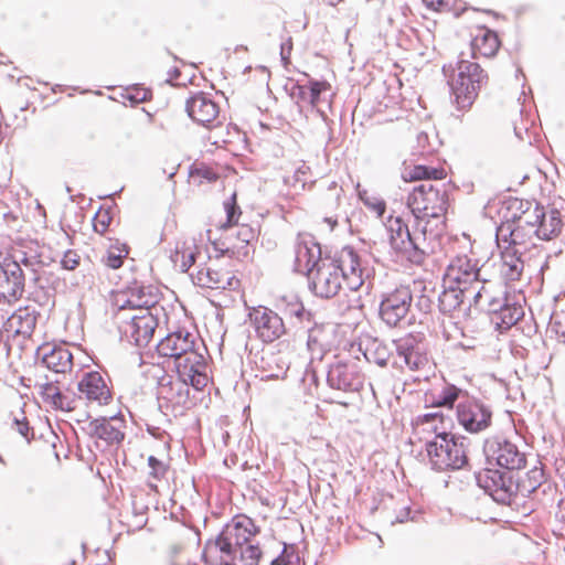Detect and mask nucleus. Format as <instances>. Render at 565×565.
<instances>
[{
    "label": "nucleus",
    "mask_w": 565,
    "mask_h": 565,
    "mask_svg": "<svg viewBox=\"0 0 565 565\" xmlns=\"http://www.w3.org/2000/svg\"><path fill=\"white\" fill-rule=\"evenodd\" d=\"M438 170L425 166H415L403 173L405 181L424 180L415 186L407 198V206L415 221L428 223V231L436 230V241L445 231L448 210V194L444 185H436L431 179H438Z\"/></svg>",
    "instance_id": "nucleus-1"
},
{
    "label": "nucleus",
    "mask_w": 565,
    "mask_h": 565,
    "mask_svg": "<svg viewBox=\"0 0 565 565\" xmlns=\"http://www.w3.org/2000/svg\"><path fill=\"white\" fill-rule=\"evenodd\" d=\"M307 277L310 290L326 299L338 295L342 282L353 291L364 282L360 257L351 246H344L333 257L318 262Z\"/></svg>",
    "instance_id": "nucleus-2"
},
{
    "label": "nucleus",
    "mask_w": 565,
    "mask_h": 565,
    "mask_svg": "<svg viewBox=\"0 0 565 565\" xmlns=\"http://www.w3.org/2000/svg\"><path fill=\"white\" fill-rule=\"evenodd\" d=\"M386 228L392 248L414 264H422L425 256L434 252L436 230L428 231L427 222L415 221L411 232L399 216H390Z\"/></svg>",
    "instance_id": "nucleus-3"
},
{
    "label": "nucleus",
    "mask_w": 565,
    "mask_h": 565,
    "mask_svg": "<svg viewBox=\"0 0 565 565\" xmlns=\"http://www.w3.org/2000/svg\"><path fill=\"white\" fill-rule=\"evenodd\" d=\"M257 533L253 520L246 515H237L227 523L222 532L205 543L202 557L212 565H225L237 559V551Z\"/></svg>",
    "instance_id": "nucleus-4"
},
{
    "label": "nucleus",
    "mask_w": 565,
    "mask_h": 565,
    "mask_svg": "<svg viewBox=\"0 0 565 565\" xmlns=\"http://www.w3.org/2000/svg\"><path fill=\"white\" fill-rule=\"evenodd\" d=\"M44 265L32 252L15 250L12 259L6 258L0 263V300L12 302L24 292L25 270L30 279L38 282Z\"/></svg>",
    "instance_id": "nucleus-5"
},
{
    "label": "nucleus",
    "mask_w": 565,
    "mask_h": 565,
    "mask_svg": "<svg viewBox=\"0 0 565 565\" xmlns=\"http://www.w3.org/2000/svg\"><path fill=\"white\" fill-rule=\"evenodd\" d=\"M159 355L174 359L177 374L183 379H191L193 372L206 370V361L196 348L194 334L178 330L167 334L157 345Z\"/></svg>",
    "instance_id": "nucleus-6"
},
{
    "label": "nucleus",
    "mask_w": 565,
    "mask_h": 565,
    "mask_svg": "<svg viewBox=\"0 0 565 565\" xmlns=\"http://www.w3.org/2000/svg\"><path fill=\"white\" fill-rule=\"evenodd\" d=\"M469 439L449 433H438L426 444L431 467L439 471L457 470L468 463Z\"/></svg>",
    "instance_id": "nucleus-7"
},
{
    "label": "nucleus",
    "mask_w": 565,
    "mask_h": 565,
    "mask_svg": "<svg viewBox=\"0 0 565 565\" xmlns=\"http://www.w3.org/2000/svg\"><path fill=\"white\" fill-rule=\"evenodd\" d=\"M487 81L488 76L478 63L460 58L457 63V73L449 81L457 108L469 109Z\"/></svg>",
    "instance_id": "nucleus-8"
},
{
    "label": "nucleus",
    "mask_w": 565,
    "mask_h": 565,
    "mask_svg": "<svg viewBox=\"0 0 565 565\" xmlns=\"http://www.w3.org/2000/svg\"><path fill=\"white\" fill-rule=\"evenodd\" d=\"M209 381L206 370H199V373L193 372L191 379H183L181 374H178L175 379L164 376L158 385V398L172 406H185L190 399L189 385L201 391L209 384Z\"/></svg>",
    "instance_id": "nucleus-9"
},
{
    "label": "nucleus",
    "mask_w": 565,
    "mask_h": 565,
    "mask_svg": "<svg viewBox=\"0 0 565 565\" xmlns=\"http://www.w3.org/2000/svg\"><path fill=\"white\" fill-rule=\"evenodd\" d=\"M330 88V84L326 81L309 78L307 85L294 84L290 88V97L300 113L311 109L326 119V109L331 106V99L327 97Z\"/></svg>",
    "instance_id": "nucleus-10"
},
{
    "label": "nucleus",
    "mask_w": 565,
    "mask_h": 565,
    "mask_svg": "<svg viewBox=\"0 0 565 565\" xmlns=\"http://www.w3.org/2000/svg\"><path fill=\"white\" fill-rule=\"evenodd\" d=\"M483 452L489 465L507 470H519L526 463L525 454L514 443L503 437L488 438L483 445Z\"/></svg>",
    "instance_id": "nucleus-11"
},
{
    "label": "nucleus",
    "mask_w": 565,
    "mask_h": 565,
    "mask_svg": "<svg viewBox=\"0 0 565 565\" xmlns=\"http://www.w3.org/2000/svg\"><path fill=\"white\" fill-rule=\"evenodd\" d=\"M534 237H536L534 228H525L507 220L498 226L495 233L498 246H509L527 255L542 256L541 249L534 243Z\"/></svg>",
    "instance_id": "nucleus-12"
},
{
    "label": "nucleus",
    "mask_w": 565,
    "mask_h": 565,
    "mask_svg": "<svg viewBox=\"0 0 565 565\" xmlns=\"http://www.w3.org/2000/svg\"><path fill=\"white\" fill-rule=\"evenodd\" d=\"M458 424L468 433L478 434L490 427L492 412L489 406L468 394L459 401L456 411Z\"/></svg>",
    "instance_id": "nucleus-13"
},
{
    "label": "nucleus",
    "mask_w": 565,
    "mask_h": 565,
    "mask_svg": "<svg viewBox=\"0 0 565 565\" xmlns=\"http://www.w3.org/2000/svg\"><path fill=\"white\" fill-rule=\"evenodd\" d=\"M396 358L395 365L407 367L409 371H419L428 365L427 345L423 337L406 334L393 341Z\"/></svg>",
    "instance_id": "nucleus-14"
},
{
    "label": "nucleus",
    "mask_w": 565,
    "mask_h": 565,
    "mask_svg": "<svg viewBox=\"0 0 565 565\" xmlns=\"http://www.w3.org/2000/svg\"><path fill=\"white\" fill-rule=\"evenodd\" d=\"M413 301L408 287H399L385 295L380 303V318L393 328L399 327L406 320Z\"/></svg>",
    "instance_id": "nucleus-15"
},
{
    "label": "nucleus",
    "mask_w": 565,
    "mask_h": 565,
    "mask_svg": "<svg viewBox=\"0 0 565 565\" xmlns=\"http://www.w3.org/2000/svg\"><path fill=\"white\" fill-rule=\"evenodd\" d=\"M327 382L343 392H356L363 386V375L354 359L337 360L329 366Z\"/></svg>",
    "instance_id": "nucleus-16"
},
{
    "label": "nucleus",
    "mask_w": 565,
    "mask_h": 565,
    "mask_svg": "<svg viewBox=\"0 0 565 565\" xmlns=\"http://www.w3.org/2000/svg\"><path fill=\"white\" fill-rule=\"evenodd\" d=\"M158 327V319L150 310L136 312L119 327L122 335L137 347H146Z\"/></svg>",
    "instance_id": "nucleus-17"
},
{
    "label": "nucleus",
    "mask_w": 565,
    "mask_h": 565,
    "mask_svg": "<svg viewBox=\"0 0 565 565\" xmlns=\"http://www.w3.org/2000/svg\"><path fill=\"white\" fill-rule=\"evenodd\" d=\"M257 337L266 343L274 342L286 333L282 318L267 307L259 306L249 312Z\"/></svg>",
    "instance_id": "nucleus-18"
},
{
    "label": "nucleus",
    "mask_w": 565,
    "mask_h": 565,
    "mask_svg": "<svg viewBox=\"0 0 565 565\" xmlns=\"http://www.w3.org/2000/svg\"><path fill=\"white\" fill-rule=\"evenodd\" d=\"M505 289L497 281L481 278L472 290H468L469 307H479L489 313L498 311L507 299Z\"/></svg>",
    "instance_id": "nucleus-19"
},
{
    "label": "nucleus",
    "mask_w": 565,
    "mask_h": 565,
    "mask_svg": "<svg viewBox=\"0 0 565 565\" xmlns=\"http://www.w3.org/2000/svg\"><path fill=\"white\" fill-rule=\"evenodd\" d=\"M159 299V291L156 287L136 284L119 295L116 301L120 311L134 309L138 313H142L143 310L157 311L156 306Z\"/></svg>",
    "instance_id": "nucleus-20"
},
{
    "label": "nucleus",
    "mask_w": 565,
    "mask_h": 565,
    "mask_svg": "<svg viewBox=\"0 0 565 565\" xmlns=\"http://www.w3.org/2000/svg\"><path fill=\"white\" fill-rule=\"evenodd\" d=\"M78 398L89 405L103 406L110 403L113 394L106 380L99 372L90 371L83 374L77 383Z\"/></svg>",
    "instance_id": "nucleus-21"
},
{
    "label": "nucleus",
    "mask_w": 565,
    "mask_h": 565,
    "mask_svg": "<svg viewBox=\"0 0 565 565\" xmlns=\"http://www.w3.org/2000/svg\"><path fill=\"white\" fill-rule=\"evenodd\" d=\"M476 479L478 486L482 488L494 501L499 503L510 502L513 493V483L508 473L486 468L477 473Z\"/></svg>",
    "instance_id": "nucleus-22"
},
{
    "label": "nucleus",
    "mask_w": 565,
    "mask_h": 565,
    "mask_svg": "<svg viewBox=\"0 0 565 565\" xmlns=\"http://www.w3.org/2000/svg\"><path fill=\"white\" fill-rule=\"evenodd\" d=\"M320 245L310 234H299L295 242V270L309 275L318 262L323 260Z\"/></svg>",
    "instance_id": "nucleus-23"
},
{
    "label": "nucleus",
    "mask_w": 565,
    "mask_h": 565,
    "mask_svg": "<svg viewBox=\"0 0 565 565\" xmlns=\"http://www.w3.org/2000/svg\"><path fill=\"white\" fill-rule=\"evenodd\" d=\"M185 110L199 125L211 127L218 118L220 107L207 93L199 92L188 98Z\"/></svg>",
    "instance_id": "nucleus-24"
},
{
    "label": "nucleus",
    "mask_w": 565,
    "mask_h": 565,
    "mask_svg": "<svg viewBox=\"0 0 565 565\" xmlns=\"http://www.w3.org/2000/svg\"><path fill=\"white\" fill-rule=\"evenodd\" d=\"M446 277L450 285L460 289L472 290L480 281L481 268H477L467 256L456 257L447 267Z\"/></svg>",
    "instance_id": "nucleus-25"
},
{
    "label": "nucleus",
    "mask_w": 565,
    "mask_h": 565,
    "mask_svg": "<svg viewBox=\"0 0 565 565\" xmlns=\"http://www.w3.org/2000/svg\"><path fill=\"white\" fill-rule=\"evenodd\" d=\"M125 422L121 417H100L90 420L85 430L96 439L103 440L106 445H117L122 441L125 437Z\"/></svg>",
    "instance_id": "nucleus-26"
},
{
    "label": "nucleus",
    "mask_w": 565,
    "mask_h": 565,
    "mask_svg": "<svg viewBox=\"0 0 565 565\" xmlns=\"http://www.w3.org/2000/svg\"><path fill=\"white\" fill-rule=\"evenodd\" d=\"M501 255V275L508 282L519 281L523 273L532 267V255L498 246Z\"/></svg>",
    "instance_id": "nucleus-27"
},
{
    "label": "nucleus",
    "mask_w": 565,
    "mask_h": 565,
    "mask_svg": "<svg viewBox=\"0 0 565 565\" xmlns=\"http://www.w3.org/2000/svg\"><path fill=\"white\" fill-rule=\"evenodd\" d=\"M193 282L203 288L232 289L237 280L231 271H222L214 268L212 264L199 266L195 273L191 274Z\"/></svg>",
    "instance_id": "nucleus-28"
},
{
    "label": "nucleus",
    "mask_w": 565,
    "mask_h": 565,
    "mask_svg": "<svg viewBox=\"0 0 565 565\" xmlns=\"http://www.w3.org/2000/svg\"><path fill=\"white\" fill-rule=\"evenodd\" d=\"M510 209L515 212L507 221L525 228H537L540 217H543V206L537 203L516 199L510 203Z\"/></svg>",
    "instance_id": "nucleus-29"
},
{
    "label": "nucleus",
    "mask_w": 565,
    "mask_h": 565,
    "mask_svg": "<svg viewBox=\"0 0 565 565\" xmlns=\"http://www.w3.org/2000/svg\"><path fill=\"white\" fill-rule=\"evenodd\" d=\"M42 364L54 373H66L72 370L73 355L63 347L44 345L39 349Z\"/></svg>",
    "instance_id": "nucleus-30"
},
{
    "label": "nucleus",
    "mask_w": 565,
    "mask_h": 565,
    "mask_svg": "<svg viewBox=\"0 0 565 565\" xmlns=\"http://www.w3.org/2000/svg\"><path fill=\"white\" fill-rule=\"evenodd\" d=\"M439 309L444 313H452L463 308L469 310L468 290L460 289L449 284V286L439 296Z\"/></svg>",
    "instance_id": "nucleus-31"
},
{
    "label": "nucleus",
    "mask_w": 565,
    "mask_h": 565,
    "mask_svg": "<svg viewBox=\"0 0 565 565\" xmlns=\"http://www.w3.org/2000/svg\"><path fill=\"white\" fill-rule=\"evenodd\" d=\"M38 312L34 308H19L9 319L11 328H14L17 334L31 335L35 329Z\"/></svg>",
    "instance_id": "nucleus-32"
},
{
    "label": "nucleus",
    "mask_w": 565,
    "mask_h": 565,
    "mask_svg": "<svg viewBox=\"0 0 565 565\" xmlns=\"http://www.w3.org/2000/svg\"><path fill=\"white\" fill-rule=\"evenodd\" d=\"M498 311H493L492 321L498 329L508 330L514 326L524 315L523 308L516 303H509L505 299Z\"/></svg>",
    "instance_id": "nucleus-33"
},
{
    "label": "nucleus",
    "mask_w": 565,
    "mask_h": 565,
    "mask_svg": "<svg viewBox=\"0 0 565 565\" xmlns=\"http://www.w3.org/2000/svg\"><path fill=\"white\" fill-rule=\"evenodd\" d=\"M562 225L561 214L557 210L545 212L543 209V217H540L539 226L534 228L536 238L543 241L552 239L561 233Z\"/></svg>",
    "instance_id": "nucleus-34"
},
{
    "label": "nucleus",
    "mask_w": 565,
    "mask_h": 565,
    "mask_svg": "<svg viewBox=\"0 0 565 565\" xmlns=\"http://www.w3.org/2000/svg\"><path fill=\"white\" fill-rule=\"evenodd\" d=\"M499 45L498 35L493 31L484 29L472 40L471 50L475 57L477 55L489 57L495 54Z\"/></svg>",
    "instance_id": "nucleus-35"
},
{
    "label": "nucleus",
    "mask_w": 565,
    "mask_h": 565,
    "mask_svg": "<svg viewBox=\"0 0 565 565\" xmlns=\"http://www.w3.org/2000/svg\"><path fill=\"white\" fill-rule=\"evenodd\" d=\"M364 356L369 362H373L376 365L384 367L387 365L392 356V350L388 344L374 339L369 343L364 352Z\"/></svg>",
    "instance_id": "nucleus-36"
},
{
    "label": "nucleus",
    "mask_w": 565,
    "mask_h": 565,
    "mask_svg": "<svg viewBox=\"0 0 565 565\" xmlns=\"http://www.w3.org/2000/svg\"><path fill=\"white\" fill-rule=\"evenodd\" d=\"M196 247L194 245H188L183 243L181 246H177L174 253L171 255V260L177 268L182 273H185L195 263L196 259Z\"/></svg>",
    "instance_id": "nucleus-37"
},
{
    "label": "nucleus",
    "mask_w": 565,
    "mask_h": 565,
    "mask_svg": "<svg viewBox=\"0 0 565 565\" xmlns=\"http://www.w3.org/2000/svg\"><path fill=\"white\" fill-rule=\"evenodd\" d=\"M466 395V392L455 385H446L438 395L433 399V405L437 407L452 408L456 401H460Z\"/></svg>",
    "instance_id": "nucleus-38"
},
{
    "label": "nucleus",
    "mask_w": 565,
    "mask_h": 565,
    "mask_svg": "<svg viewBox=\"0 0 565 565\" xmlns=\"http://www.w3.org/2000/svg\"><path fill=\"white\" fill-rule=\"evenodd\" d=\"M56 383L57 381H47L45 383L38 384L39 394L42 397V401L52 408H55L62 393Z\"/></svg>",
    "instance_id": "nucleus-39"
},
{
    "label": "nucleus",
    "mask_w": 565,
    "mask_h": 565,
    "mask_svg": "<svg viewBox=\"0 0 565 565\" xmlns=\"http://www.w3.org/2000/svg\"><path fill=\"white\" fill-rule=\"evenodd\" d=\"M127 255L128 249L125 244L111 245L108 248L106 256L103 258V263L111 269H117L121 267L124 258Z\"/></svg>",
    "instance_id": "nucleus-40"
},
{
    "label": "nucleus",
    "mask_w": 565,
    "mask_h": 565,
    "mask_svg": "<svg viewBox=\"0 0 565 565\" xmlns=\"http://www.w3.org/2000/svg\"><path fill=\"white\" fill-rule=\"evenodd\" d=\"M359 196L364 205L376 214L377 217H382L386 210L385 201L381 198L370 194L366 190L360 191Z\"/></svg>",
    "instance_id": "nucleus-41"
},
{
    "label": "nucleus",
    "mask_w": 565,
    "mask_h": 565,
    "mask_svg": "<svg viewBox=\"0 0 565 565\" xmlns=\"http://www.w3.org/2000/svg\"><path fill=\"white\" fill-rule=\"evenodd\" d=\"M262 555L260 548L258 545H253L249 542L242 546L239 551H237V558L244 565H255L259 561Z\"/></svg>",
    "instance_id": "nucleus-42"
},
{
    "label": "nucleus",
    "mask_w": 565,
    "mask_h": 565,
    "mask_svg": "<svg viewBox=\"0 0 565 565\" xmlns=\"http://www.w3.org/2000/svg\"><path fill=\"white\" fill-rule=\"evenodd\" d=\"M310 172V168L306 163H300L291 177H285L284 181L286 184L297 188L299 184L300 189H303L307 182V175Z\"/></svg>",
    "instance_id": "nucleus-43"
},
{
    "label": "nucleus",
    "mask_w": 565,
    "mask_h": 565,
    "mask_svg": "<svg viewBox=\"0 0 565 565\" xmlns=\"http://www.w3.org/2000/svg\"><path fill=\"white\" fill-rule=\"evenodd\" d=\"M224 209L227 217L226 225L232 226L237 224L241 210L236 204V194H233L230 200L224 202Z\"/></svg>",
    "instance_id": "nucleus-44"
},
{
    "label": "nucleus",
    "mask_w": 565,
    "mask_h": 565,
    "mask_svg": "<svg viewBox=\"0 0 565 565\" xmlns=\"http://www.w3.org/2000/svg\"><path fill=\"white\" fill-rule=\"evenodd\" d=\"M12 428L17 429V431L26 440L33 438V430L30 427L29 422L23 413H21L19 416L13 417Z\"/></svg>",
    "instance_id": "nucleus-45"
},
{
    "label": "nucleus",
    "mask_w": 565,
    "mask_h": 565,
    "mask_svg": "<svg viewBox=\"0 0 565 565\" xmlns=\"http://www.w3.org/2000/svg\"><path fill=\"white\" fill-rule=\"evenodd\" d=\"M287 312L289 316L297 318L300 322L310 321L311 312L306 310L303 305L299 301H292L287 306Z\"/></svg>",
    "instance_id": "nucleus-46"
},
{
    "label": "nucleus",
    "mask_w": 565,
    "mask_h": 565,
    "mask_svg": "<svg viewBox=\"0 0 565 565\" xmlns=\"http://www.w3.org/2000/svg\"><path fill=\"white\" fill-rule=\"evenodd\" d=\"M148 466L150 468L149 477L154 479L156 481L161 480L164 478L167 472V466L157 459L154 456H150L148 458Z\"/></svg>",
    "instance_id": "nucleus-47"
},
{
    "label": "nucleus",
    "mask_w": 565,
    "mask_h": 565,
    "mask_svg": "<svg viewBox=\"0 0 565 565\" xmlns=\"http://www.w3.org/2000/svg\"><path fill=\"white\" fill-rule=\"evenodd\" d=\"M79 398L70 393H61V397L54 409H58L62 412H72L77 407Z\"/></svg>",
    "instance_id": "nucleus-48"
},
{
    "label": "nucleus",
    "mask_w": 565,
    "mask_h": 565,
    "mask_svg": "<svg viewBox=\"0 0 565 565\" xmlns=\"http://www.w3.org/2000/svg\"><path fill=\"white\" fill-rule=\"evenodd\" d=\"M110 221H111V217L108 213V211H99L96 213L95 217H94V230L95 232L99 233V234H104L109 224H110Z\"/></svg>",
    "instance_id": "nucleus-49"
},
{
    "label": "nucleus",
    "mask_w": 565,
    "mask_h": 565,
    "mask_svg": "<svg viewBox=\"0 0 565 565\" xmlns=\"http://www.w3.org/2000/svg\"><path fill=\"white\" fill-rule=\"evenodd\" d=\"M280 358L277 354H270L267 358H263V362H267L268 365L271 363H275L277 365L276 370L269 371L267 374L264 375L266 379H278L281 375L285 374L286 367L284 365H279Z\"/></svg>",
    "instance_id": "nucleus-50"
},
{
    "label": "nucleus",
    "mask_w": 565,
    "mask_h": 565,
    "mask_svg": "<svg viewBox=\"0 0 565 565\" xmlns=\"http://www.w3.org/2000/svg\"><path fill=\"white\" fill-rule=\"evenodd\" d=\"M61 264H62L63 268H65L67 270H73L79 265V256L74 250H67L63 255Z\"/></svg>",
    "instance_id": "nucleus-51"
},
{
    "label": "nucleus",
    "mask_w": 565,
    "mask_h": 565,
    "mask_svg": "<svg viewBox=\"0 0 565 565\" xmlns=\"http://www.w3.org/2000/svg\"><path fill=\"white\" fill-rule=\"evenodd\" d=\"M236 237L242 243L249 244L255 238V231L249 225L242 224L237 227Z\"/></svg>",
    "instance_id": "nucleus-52"
},
{
    "label": "nucleus",
    "mask_w": 565,
    "mask_h": 565,
    "mask_svg": "<svg viewBox=\"0 0 565 565\" xmlns=\"http://www.w3.org/2000/svg\"><path fill=\"white\" fill-rule=\"evenodd\" d=\"M423 2L435 11H449L454 6L455 0H423Z\"/></svg>",
    "instance_id": "nucleus-53"
},
{
    "label": "nucleus",
    "mask_w": 565,
    "mask_h": 565,
    "mask_svg": "<svg viewBox=\"0 0 565 565\" xmlns=\"http://www.w3.org/2000/svg\"><path fill=\"white\" fill-rule=\"evenodd\" d=\"M292 49L291 39H288L287 42L282 43L280 46V56L281 61L286 64L289 61L290 53Z\"/></svg>",
    "instance_id": "nucleus-54"
},
{
    "label": "nucleus",
    "mask_w": 565,
    "mask_h": 565,
    "mask_svg": "<svg viewBox=\"0 0 565 565\" xmlns=\"http://www.w3.org/2000/svg\"><path fill=\"white\" fill-rule=\"evenodd\" d=\"M317 329H309L307 344L310 350H315L318 343Z\"/></svg>",
    "instance_id": "nucleus-55"
},
{
    "label": "nucleus",
    "mask_w": 565,
    "mask_h": 565,
    "mask_svg": "<svg viewBox=\"0 0 565 565\" xmlns=\"http://www.w3.org/2000/svg\"><path fill=\"white\" fill-rule=\"evenodd\" d=\"M148 97V90L146 89H137L135 95L129 96V98L135 103H140L146 100Z\"/></svg>",
    "instance_id": "nucleus-56"
},
{
    "label": "nucleus",
    "mask_w": 565,
    "mask_h": 565,
    "mask_svg": "<svg viewBox=\"0 0 565 565\" xmlns=\"http://www.w3.org/2000/svg\"><path fill=\"white\" fill-rule=\"evenodd\" d=\"M285 553H286V548L284 550L282 554L275 558L273 562H271V565H281L284 563V565H289V562H286L285 559Z\"/></svg>",
    "instance_id": "nucleus-57"
},
{
    "label": "nucleus",
    "mask_w": 565,
    "mask_h": 565,
    "mask_svg": "<svg viewBox=\"0 0 565 565\" xmlns=\"http://www.w3.org/2000/svg\"><path fill=\"white\" fill-rule=\"evenodd\" d=\"M437 418H438V413H429V414L424 415V422H426V423L434 422Z\"/></svg>",
    "instance_id": "nucleus-58"
},
{
    "label": "nucleus",
    "mask_w": 565,
    "mask_h": 565,
    "mask_svg": "<svg viewBox=\"0 0 565 565\" xmlns=\"http://www.w3.org/2000/svg\"><path fill=\"white\" fill-rule=\"evenodd\" d=\"M408 514H409V510L406 509L405 514H401L396 518V522L403 523L407 519Z\"/></svg>",
    "instance_id": "nucleus-59"
},
{
    "label": "nucleus",
    "mask_w": 565,
    "mask_h": 565,
    "mask_svg": "<svg viewBox=\"0 0 565 565\" xmlns=\"http://www.w3.org/2000/svg\"><path fill=\"white\" fill-rule=\"evenodd\" d=\"M179 75H180L179 70L178 68H173L172 72H171V75H170V81L178 78Z\"/></svg>",
    "instance_id": "nucleus-60"
},
{
    "label": "nucleus",
    "mask_w": 565,
    "mask_h": 565,
    "mask_svg": "<svg viewBox=\"0 0 565 565\" xmlns=\"http://www.w3.org/2000/svg\"><path fill=\"white\" fill-rule=\"evenodd\" d=\"M326 222H328V224L330 225L331 230H333V227L335 226L337 224V221L331 218V217H327L326 218Z\"/></svg>",
    "instance_id": "nucleus-61"
},
{
    "label": "nucleus",
    "mask_w": 565,
    "mask_h": 565,
    "mask_svg": "<svg viewBox=\"0 0 565 565\" xmlns=\"http://www.w3.org/2000/svg\"><path fill=\"white\" fill-rule=\"evenodd\" d=\"M558 519L565 524V509H562Z\"/></svg>",
    "instance_id": "nucleus-62"
},
{
    "label": "nucleus",
    "mask_w": 565,
    "mask_h": 565,
    "mask_svg": "<svg viewBox=\"0 0 565 565\" xmlns=\"http://www.w3.org/2000/svg\"><path fill=\"white\" fill-rule=\"evenodd\" d=\"M422 306H425L426 308L429 307V300L428 299H422L420 302H419Z\"/></svg>",
    "instance_id": "nucleus-63"
},
{
    "label": "nucleus",
    "mask_w": 565,
    "mask_h": 565,
    "mask_svg": "<svg viewBox=\"0 0 565 565\" xmlns=\"http://www.w3.org/2000/svg\"><path fill=\"white\" fill-rule=\"evenodd\" d=\"M175 172H177V168H175V167H173V168L171 169V171L168 173V178H169V179L173 178V175L175 174Z\"/></svg>",
    "instance_id": "nucleus-64"
}]
</instances>
